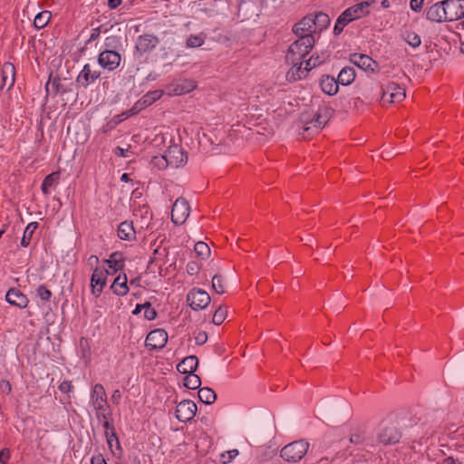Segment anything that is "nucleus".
Returning a JSON list of instances; mask_svg holds the SVG:
<instances>
[{
	"label": "nucleus",
	"mask_w": 464,
	"mask_h": 464,
	"mask_svg": "<svg viewBox=\"0 0 464 464\" xmlns=\"http://www.w3.org/2000/svg\"><path fill=\"white\" fill-rule=\"evenodd\" d=\"M97 419L99 421H102V427L104 428L105 431H111L115 430L113 425L112 413L111 411H109L106 415L100 414Z\"/></svg>",
	"instance_id": "58836bf2"
},
{
	"label": "nucleus",
	"mask_w": 464,
	"mask_h": 464,
	"mask_svg": "<svg viewBox=\"0 0 464 464\" xmlns=\"http://www.w3.org/2000/svg\"><path fill=\"white\" fill-rule=\"evenodd\" d=\"M198 396L200 401L207 405L214 403L217 400L216 392L208 387L200 388Z\"/></svg>",
	"instance_id": "7c9ffc66"
},
{
	"label": "nucleus",
	"mask_w": 464,
	"mask_h": 464,
	"mask_svg": "<svg viewBox=\"0 0 464 464\" xmlns=\"http://www.w3.org/2000/svg\"><path fill=\"white\" fill-rule=\"evenodd\" d=\"M15 81V67L12 63L5 62L2 66V83L0 86V90H4L6 87V90H10Z\"/></svg>",
	"instance_id": "412c9836"
},
{
	"label": "nucleus",
	"mask_w": 464,
	"mask_h": 464,
	"mask_svg": "<svg viewBox=\"0 0 464 464\" xmlns=\"http://www.w3.org/2000/svg\"><path fill=\"white\" fill-rule=\"evenodd\" d=\"M111 289L115 295L119 296L127 295L129 292L127 276L125 274L122 276L119 275L111 285Z\"/></svg>",
	"instance_id": "cd10ccee"
},
{
	"label": "nucleus",
	"mask_w": 464,
	"mask_h": 464,
	"mask_svg": "<svg viewBox=\"0 0 464 464\" xmlns=\"http://www.w3.org/2000/svg\"><path fill=\"white\" fill-rule=\"evenodd\" d=\"M79 344L82 349V357H87L88 355H90V346L88 339L82 337L79 341Z\"/></svg>",
	"instance_id": "09e8293b"
},
{
	"label": "nucleus",
	"mask_w": 464,
	"mask_h": 464,
	"mask_svg": "<svg viewBox=\"0 0 464 464\" xmlns=\"http://www.w3.org/2000/svg\"><path fill=\"white\" fill-rule=\"evenodd\" d=\"M59 179H60L59 172H52L51 174L47 175L44 179L42 186H41L42 192L44 195H48L50 192V188L53 187L55 183H57Z\"/></svg>",
	"instance_id": "2f4dec72"
},
{
	"label": "nucleus",
	"mask_w": 464,
	"mask_h": 464,
	"mask_svg": "<svg viewBox=\"0 0 464 464\" xmlns=\"http://www.w3.org/2000/svg\"><path fill=\"white\" fill-rule=\"evenodd\" d=\"M194 251L201 259H207L210 256V247L202 241L195 244Z\"/></svg>",
	"instance_id": "4c0bfd02"
},
{
	"label": "nucleus",
	"mask_w": 464,
	"mask_h": 464,
	"mask_svg": "<svg viewBox=\"0 0 464 464\" xmlns=\"http://www.w3.org/2000/svg\"><path fill=\"white\" fill-rule=\"evenodd\" d=\"M50 84H51V86L53 90V92L55 94H57V93L64 94L68 91L67 88L64 86V84L61 82V79L59 77H54L52 82H51V77L49 78V81L47 82V83L45 85V89L47 92H49Z\"/></svg>",
	"instance_id": "c9c22d12"
},
{
	"label": "nucleus",
	"mask_w": 464,
	"mask_h": 464,
	"mask_svg": "<svg viewBox=\"0 0 464 464\" xmlns=\"http://www.w3.org/2000/svg\"><path fill=\"white\" fill-rule=\"evenodd\" d=\"M122 3V0H108V6L110 9H115L120 6Z\"/></svg>",
	"instance_id": "e2e57ef3"
},
{
	"label": "nucleus",
	"mask_w": 464,
	"mask_h": 464,
	"mask_svg": "<svg viewBox=\"0 0 464 464\" xmlns=\"http://www.w3.org/2000/svg\"><path fill=\"white\" fill-rule=\"evenodd\" d=\"M187 302L193 310L204 309L210 303V296L206 291L194 288L187 295Z\"/></svg>",
	"instance_id": "f8f14e48"
},
{
	"label": "nucleus",
	"mask_w": 464,
	"mask_h": 464,
	"mask_svg": "<svg viewBox=\"0 0 464 464\" xmlns=\"http://www.w3.org/2000/svg\"><path fill=\"white\" fill-rule=\"evenodd\" d=\"M105 437H106V440H107V443L109 444L110 447H112V441L115 440L118 447H120V440H119V438L116 434V431L115 430H111V431H105Z\"/></svg>",
	"instance_id": "de8ad7c7"
},
{
	"label": "nucleus",
	"mask_w": 464,
	"mask_h": 464,
	"mask_svg": "<svg viewBox=\"0 0 464 464\" xmlns=\"http://www.w3.org/2000/svg\"><path fill=\"white\" fill-rule=\"evenodd\" d=\"M72 389V382L70 381H63L59 385V390L63 393H69Z\"/></svg>",
	"instance_id": "603ef678"
},
{
	"label": "nucleus",
	"mask_w": 464,
	"mask_h": 464,
	"mask_svg": "<svg viewBox=\"0 0 464 464\" xmlns=\"http://www.w3.org/2000/svg\"><path fill=\"white\" fill-rule=\"evenodd\" d=\"M168 343V333L164 329H155L150 331L146 338L145 346L150 350H160Z\"/></svg>",
	"instance_id": "1a4fd4ad"
},
{
	"label": "nucleus",
	"mask_w": 464,
	"mask_h": 464,
	"mask_svg": "<svg viewBox=\"0 0 464 464\" xmlns=\"http://www.w3.org/2000/svg\"><path fill=\"white\" fill-rule=\"evenodd\" d=\"M401 433L394 425L384 427L377 435L378 442L382 445H393L400 441Z\"/></svg>",
	"instance_id": "2eb2a0df"
},
{
	"label": "nucleus",
	"mask_w": 464,
	"mask_h": 464,
	"mask_svg": "<svg viewBox=\"0 0 464 464\" xmlns=\"http://www.w3.org/2000/svg\"><path fill=\"white\" fill-rule=\"evenodd\" d=\"M293 33L296 37L314 38L316 33L314 22L312 20V14H308L295 23L293 26Z\"/></svg>",
	"instance_id": "9b49d317"
},
{
	"label": "nucleus",
	"mask_w": 464,
	"mask_h": 464,
	"mask_svg": "<svg viewBox=\"0 0 464 464\" xmlns=\"http://www.w3.org/2000/svg\"><path fill=\"white\" fill-rule=\"evenodd\" d=\"M0 390L5 394H9L12 391L11 383L6 380H2L0 382Z\"/></svg>",
	"instance_id": "864d4df0"
},
{
	"label": "nucleus",
	"mask_w": 464,
	"mask_h": 464,
	"mask_svg": "<svg viewBox=\"0 0 464 464\" xmlns=\"http://www.w3.org/2000/svg\"><path fill=\"white\" fill-rule=\"evenodd\" d=\"M118 237L122 240L130 241L136 238V231L132 222L123 221L118 227Z\"/></svg>",
	"instance_id": "bb28decb"
},
{
	"label": "nucleus",
	"mask_w": 464,
	"mask_h": 464,
	"mask_svg": "<svg viewBox=\"0 0 464 464\" xmlns=\"http://www.w3.org/2000/svg\"><path fill=\"white\" fill-rule=\"evenodd\" d=\"M10 458L11 452L9 449L4 448L0 450V464H6Z\"/></svg>",
	"instance_id": "8fccbe9b"
},
{
	"label": "nucleus",
	"mask_w": 464,
	"mask_h": 464,
	"mask_svg": "<svg viewBox=\"0 0 464 464\" xmlns=\"http://www.w3.org/2000/svg\"><path fill=\"white\" fill-rule=\"evenodd\" d=\"M52 17V13L50 11L44 10L38 13L34 20V25L36 29L44 28L48 23L50 22Z\"/></svg>",
	"instance_id": "473e14b6"
},
{
	"label": "nucleus",
	"mask_w": 464,
	"mask_h": 464,
	"mask_svg": "<svg viewBox=\"0 0 464 464\" xmlns=\"http://www.w3.org/2000/svg\"><path fill=\"white\" fill-rule=\"evenodd\" d=\"M227 315V308L224 306H219L214 313L212 322L216 325H220L225 321Z\"/></svg>",
	"instance_id": "a19ab883"
},
{
	"label": "nucleus",
	"mask_w": 464,
	"mask_h": 464,
	"mask_svg": "<svg viewBox=\"0 0 464 464\" xmlns=\"http://www.w3.org/2000/svg\"><path fill=\"white\" fill-rule=\"evenodd\" d=\"M330 56V53L328 51L322 52L321 54L314 53L310 58L313 62V66H319L325 60H327Z\"/></svg>",
	"instance_id": "a18cd8bd"
},
{
	"label": "nucleus",
	"mask_w": 464,
	"mask_h": 464,
	"mask_svg": "<svg viewBox=\"0 0 464 464\" xmlns=\"http://www.w3.org/2000/svg\"><path fill=\"white\" fill-rule=\"evenodd\" d=\"M227 454H228V459H227V461H224V463L231 461L236 456H237L238 450H232L227 451Z\"/></svg>",
	"instance_id": "69168bd1"
},
{
	"label": "nucleus",
	"mask_w": 464,
	"mask_h": 464,
	"mask_svg": "<svg viewBox=\"0 0 464 464\" xmlns=\"http://www.w3.org/2000/svg\"><path fill=\"white\" fill-rule=\"evenodd\" d=\"M91 401L94 410L96 411V417L100 414L106 415V411L109 410L110 405L107 401V394L104 387L97 383L94 385L92 393H91Z\"/></svg>",
	"instance_id": "0eeeda50"
},
{
	"label": "nucleus",
	"mask_w": 464,
	"mask_h": 464,
	"mask_svg": "<svg viewBox=\"0 0 464 464\" xmlns=\"http://www.w3.org/2000/svg\"><path fill=\"white\" fill-rule=\"evenodd\" d=\"M160 43L159 38L154 34H144L137 38L135 49L140 54L152 51Z\"/></svg>",
	"instance_id": "f3484780"
},
{
	"label": "nucleus",
	"mask_w": 464,
	"mask_h": 464,
	"mask_svg": "<svg viewBox=\"0 0 464 464\" xmlns=\"http://www.w3.org/2000/svg\"><path fill=\"white\" fill-rule=\"evenodd\" d=\"M92 464H107L102 455L93 456L91 459Z\"/></svg>",
	"instance_id": "bf43d9fd"
},
{
	"label": "nucleus",
	"mask_w": 464,
	"mask_h": 464,
	"mask_svg": "<svg viewBox=\"0 0 464 464\" xmlns=\"http://www.w3.org/2000/svg\"><path fill=\"white\" fill-rule=\"evenodd\" d=\"M111 274L108 270L105 272L98 266L92 272L91 276V292L95 297H99L106 285L107 275Z\"/></svg>",
	"instance_id": "4468645a"
},
{
	"label": "nucleus",
	"mask_w": 464,
	"mask_h": 464,
	"mask_svg": "<svg viewBox=\"0 0 464 464\" xmlns=\"http://www.w3.org/2000/svg\"><path fill=\"white\" fill-rule=\"evenodd\" d=\"M405 96V89L394 82H388L382 86L381 102L382 105L400 102L404 100Z\"/></svg>",
	"instance_id": "423d86ee"
},
{
	"label": "nucleus",
	"mask_w": 464,
	"mask_h": 464,
	"mask_svg": "<svg viewBox=\"0 0 464 464\" xmlns=\"http://www.w3.org/2000/svg\"><path fill=\"white\" fill-rule=\"evenodd\" d=\"M153 142L157 143V145L160 144V143H164L165 142V137L162 134L156 135V137L153 140Z\"/></svg>",
	"instance_id": "774afa93"
},
{
	"label": "nucleus",
	"mask_w": 464,
	"mask_h": 464,
	"mask_svg": "<svg viewBox=\"0 0 464 464\" xmlns=\"http://www.w3.org/2000/svg\"><path fill=\"white\" fill-rule=\"evenodd\" d=\"M156 317L157 312L153 307L144 311V318L147 319L148 321H152Z\"/></svg>",
	"instance_id": "4d7b16f0"
},
{
	"label": "nucleus",
	"mask_w": 464,
	"mask_h": 464,
	"mask_svg": "<svg viewBox=\"0 0 464 464\" xmlns=\"http://www.w3.org/2000/svg\"><path fill=\"white\" fill-rule=\"evenodd\" d=\"M312 20L314 22L315 30L319 29L321 31L330 24V18L324 13H318L315 15L312 14Z\"/></svg>",
	"instance_id": "e433bc0d"
},
{
	"label": "nucleus",
	"mask_w": 464,
	"mask_h": 464,
	"mask_svg": "<svg viewBox=\"0 0 464 464\" xmlns=\"http://www.w3.org/2000/svg\"><path fill=\"white\" fill-rule=\"evenodd\" d=\"M115 40H116L115 36L107 37L106 41H105L106 47H112Z\"/></svg>",
	"instance_id": "338daca9"
},
{
	"label": "nucleus",
	"mask_w": 464,
	"mask_h": 464,
	"mask_svg": "<svg viewBox=\"0 0 464 464\" xmlns=\"http://www.w3.org/2000/svg\"><path fill=\"white\" fill-rule=\"evenodd\" d=\"M426 17L432 22L441 23L447 21L446 7L441 2L432 5L427 9Z\"/></svg>",
	"instance_id": "5701e85b"
},
{
	"label": "nucleus",
	"mask_w": 464,
	"mask_h": 464,
	"mask_svg": "<svg viewBox=\"0 0 464 464\" xmlns=\"http://www.w3.org/2000/svg\"><path fill=\"white\" fill-rule=\"evenodd\" d=\"M101 76L99 71L92 70L90 64H85L76 78V82L86 89Z\"/></svg>",
	"instance_id": "a211bd4d"
},
{
	"label": "nucleus",
	"mask_w": 464,
	"mask_h": 464,
	"mask_svg": "<svg viewBox=\"0 0 464 464\" xmlns=\"http://www.w3.org/2000/svg\"><path fill=\"white\" fill-rule=\"evenodd\" d=\"M320 87L325 94L333 96L338 92L339 82L334 77L324 74L320 79Z\"/></svg>",
	"instance_id": "b1692460"
},
{
	"label": "nucleus",
	"mask_w": 464,
	"mask_h": 464,
	"mask_svg": "<svg viewBox=\"0 0 464 464\" xmlns=\"http://www.w3.org/2000/svg\"><path fill=\"white\" fill-rule=\"evenodd\" d=\"M190 208L184 198L176 199L171 209V220L175 225H182L189 216Z\"/></svg>",
	"instance_id": "6e6552de"
},
{
	"label": "nucleus",
	"mask_w": 464,
	"mask_h": 464,
	"mask_svg": "<svg viewBox=\"0 0 464 464\" xmlns=\"http://www.w3.org/2000/svg\"><path fill=\"white\" fill-rule=\"evenodd\" d=\"M212 289L218 295H223L225 293L223 278L220 275H215L212 277Z\"/></svg>",
	"instance_id": "79ce46f5"
},
{
	"label": "nucleus",
	"mask_w": 464,
	"mask_h": 464,
	"mask_svg": "<svg viewBox=\"0 0 464 464\" xmlns=\"http://www.w3.org/2000/svg\"><path fill=\"white\" fill-rule=\"evenodd\" d=\"M183 384L186 388L190 390H196L201 385V379L198 375L193 373H188L183 380Z\"/></svg>",
	"instance_id": "f704fd0d"
},
{
	"label": "nucleus",
	"mask_w": 464,
	"mask_h": 464,
	"mask_svg": "<svg viewBox=\"0 0 464 464\" xmlns=\"http://www.w3.org/2000/svg\"><path fill=\"white\" fill-rule=\"evenodd\" d=\"M354 79L355 70L353 67L343 68L336 78L337 82L343 86L351 84Z\"/></svg>",
	"instance_id": "c85d7f7f"
},
{
	"label": "nucleus",
	"mask_w": 464,
	"mask_h": 464,
	"mask_svg": "<svg viewBox=\"0 0 464 464\" xmlns=\"http://www.w3.org/2000/svg\"><path fill=\"white\" fill-rule=\"evenodd\" d=\"M309 443L305 440H295L285 445L280 452V456L287 462H299L307 453Z\"/></svg>",
	"instance_id": "39448f33"
},
{
	"label": "nucleus",
	"mask_w": 464,
	"mask_h": 464,
	"mask_svg": "<svg viewBox=\"0 0 464 464\" xmlns=\"http://www.w3.org/2000/svg\"><path fill=\"white\" fill-rule=\"evenodd\" d=\"M37 227H38L37 222H31L27 225V227L24 229V236L21 239L22 246L26 247L30 245L32 236Z\"/></svg>",
	"instance_id": "72a5a7b5"
},
{
	"label": "nucleus",
	"mask_w": 464,
	"mask_h": 464,
	"mask_svg": "<svg viewBox=\"0 0 464 464\" xmlns=\"http://www.w3.org/2000/svg\"><path fill=\"white\" fill-rule=\"evenodd\" d=\"M124 256L121 252H113L109 259H105L103 262L106 263L110 269L112 271L111 274H114L119 270H122L124 267Z\"/></svg>",
	"instance_id": "a878e982"
},
{
	"label": "nucleus",
	"mask_w": 464,
	"mask_h": 464,
	"mask_svg": "<svg viewBox=\"0 0 464 464\" xmlns=\"http://www.w3.org/2000/svg\"><path fill=\"white\" fill-rule=\"evenodd\" d=\"M127 151L126 150L121 148V147H116L115 150H114V153L115 155L119 156V157H128V154H127Z\"/></svg>",
	"instance_id": "0e129e2a"
},
{
	"label": "nucleus",
	"mask_w": 464,
	"mask_h": 464,
	"mask_svg": "<svg viewBox=\"0 0 464 464\" xmlns=\"http://www.w3.org/2000/svg\"><path fill=\"white\" fill-rule=\"evenodd\" d=\"M5 301L11 305L19 308H25L29 303L27 296L16 288H11L7 291Z\"/></svg>",
	"instance_id": "4be33fe9"
},
{
	"label": "nucleus",
	"mask_w": 464,
	"mask_h": 464,
	"mask_svg": "<svg viewBox=\"0 0 464 464\" xmlns=\"http://www.w3.org/2000/svg\"><path fill=\"white\" fill-rule=\"evenodd\" d=\"M200 270V265L195 261H190L187 264L186 271L188 275H198Z\"/></svg>",
	"instance_id": "49530a36"
},
{
	"label": "nucleus",
	"mask_w": 464,
	"mask_h": 464,
	"mask_svg": "<svg viewBox=\"0 0 464 464\" xmlns=\"http://www.w3.org/2000/svg\"><path fill=\"white\" fill-rule=\"evenodd\" d=\"M370 3L367 1L356 4L346 10H344L338 17L334 27V34L339 35L343 31V28L352 21L360 18L362 15L368 14Z\"/></svg>",
	"instance_id": "20e7f679"
},
{
	"label": "nucleus",
	"mask_w": 464,
	"mask_h": 464,
	"mask_svg": "<svg viewBox=\"0 0 464 464\" xmlns=\"http://www.w3.org/2000/svg\"><path fill=\"white\" fill-rule=\"evenodd\" d=\"M350 442L353 444H360L362 442V438L360 434H353L350 438Z\"/></svg>",
	"instance_id": "680f3d73"
},
{
	"label": "nucleus",
	"mask_w": 464,
	"mask_h": 464,
	"mask_svg": "<svg viewBox=\"0 0 464 464\" xmlns=\"http://www.w3.org/2000/svg\"><path fill=\"white\" fill-rule=\"evenodd\" d=\"M100 34H101V27H96V28L92 29V32L89 41L90 42L95 41L100 36Z\"/></svg>",
	"instance_id": "052dcab7"
},
{
	"label": "nucleus",
	"mask_w": 464,
	"mask_h": 464,
	"mask_svg": "<svg viewBox=\"0 0 464 464\" xmlns=\"http://www.w3.org/2000/svg\"><path fill=\"white\" fill-rule=\"evenodd\" d=\"M447 21H456L464 17V0H444Z\"/></svg>",
	"instance_id": "dca6fc26"
},
{
	"label": "nucleus",
	"mask_w": 464,
	"mask_h": 464,
	"mask_svg": "<svg viewBox=\"0 0 464 464\" xmlns=\"http://www.w3.org/2000/svg\"><path fill=\"white\" fill-rule=\"evenodd\" d=\"M305 66L303 67V60L300 61V63L294 67V65L290 68V70L286 73V77L289 81H297L305 78L308 72L316 66H313L312 59L309 58L305 62Z\"/></svg>",
	"instance_id": "6ab92c4d"
},
{
	"label": "nucleus",
	"mask_w": 464,
	"mask_h": 464,
	"mask_svg": "<svg viewBox=\"0 0 464 464\" xmlns=\"http://www.w3.org/2000/svg\"><path fill=\"white\" fill-rule=\"evenodd\" d=\"M162 95L163 92L161 90L149 92L141 97V99L138 102L137 104H140L141 107H148L156 101L160 100L162 97Z\"/></svg>",
	"instance_id": "c756f323"
},
{
	"label": "nucleus",
	"mask_w": 464,
	"mask_h": 464,
	"mask_svg": "<svg viewBox=\"0 0 464 464\" xmlns=\"http://www.w3.org/2000/svg\"><path fill=\"white\" fill-rule=\"evenodd\" d=\"M195 341H196V343L198 345H202V344L206 343L207 341H208V334H207V333L204 332V331L198 332L195 335Z\"/></svg>",
	"instance_id": "3c124183"
},
{
	"label": "nucleus",
	"mask_w": 464,
	"mask_h": 464,
	"mask_svg": "<svg viewBox=\"0 0 464 464\" xmlns=\"http://www.w3.org/2000/svg\"><path fill=\"white\" fill-rule=\"evenodd\" d=\"M350 61L359 68L374 72L378 68V63L373 59L366 54L353 53L351 54Z\"/></svg>",
	"instance_id": "aec40b11"
},
{
	"label": "nucleus",
	"mask_w": 464,
	"mask_h": 464,
	"mask_svg": "<svg viewBox=\"0 0 464 464\" xmlns=\"http://www.w3.org/2000/svg\"><path fill=\"white\" fill-rule=\"evenodd\" d=\"M404 39L413 48L419 47L421 44L420 37L413 32H407Z\"/></svg>",
	"instance_id": "37998d69"
},
{
	"label": "nucleus",
	"mask_w": 464,
	"mask_h": 464,
	"mask_svg": "<svg viewBox=\"0 0 464 464\" xmlns=\"http://www.w3.org/2000/svg\"><path fill=\"white\" fill-rule=\"evenodd\" d=\"M205 43V37L203 34L195 35L191 34L187 40L186 45L188 48H196L203 45Z\"/></svg>",
	"instance_id": "ea45409f"
},
{
	"label": "nucleus",
	"mask_w": 464,
	"mask_h": 464,
	"mask_svg": "<svg viewBox=\"0 0 464 464\" xmlns=\"http://www.w3.org/2000/svg\"><path fill=\"white\" fill-rule=\"evenodd\" d=\"M186 83V87L181 89V92H188L196 88V83L194 81L188 80L184 82Z\"/></svg>",
	"instance_id": "13d9d810"
},
{
	"label": "nucleus",
	"mask_w": 464,
	"mask_h": 464,
	"mask_svg": "<svg viewBox=\"0 0 464 464\" xmlns=\"http://www.w3.org/2000/svg\"><path fill=\"white\" fill-rule=\"evenodd\" d=\"M188 160L187 153L178 146H169L164 155L154 156L151 159V164L159 169H165L169 165L176 168L185 164Z\"/></svg>",
	"instance_id": "7ed1b4c3"
},
{
	"label": "nucleus",
	"mask_w": 464,
	"mask_h": 464,
	"mask_svg": "<svg viewBox=\"0 0 464 464\" xmlns=\"http://www.w3.org/2000/svg\"><path fill=\"white\" fill-rule=\"evenodd\" d=\"M198 365V359L195 355L184 358L178 365L177 370L182 374L193 373Z\"/></svg>",
	"instance_id": "393cba45"
},
{
	"label": "nucleus",
	"mask_w": 464,
	"mask_h": 464,
	"mask_svg": "<svg viewBox=\"0 0 464 464\" xmlns=\"http://www.w3.org/2000/svg\"><path fill=\"white\" fill-rule=\"evenodd\" d=\"M121 62V54L113 50L105 49L98 56V63L110 72L117 69Z\"/></svg>",
	"instance_id": "9d476101"
},
{
	"label": "nucleus",
	"mask_w": 464,
	"mask_h": 464,
	"mask_svg": "<svg viewBox=\"0 0 464 464\" xmlns=\"http://www.w3.org/2000/svg\"><path fill=\"white\" fill-rule=\"evenodd\" d=\"M36 295L41 300L44 302L50 301L52 297L51 290H49L44 285H41L37 287Z\"/></svg>",
	"instance_id": "c03bdc74"
},
{
	"label": "nucleus",
	"mask_w": 464,
	"mask_h": 464,
	"mask_svg": "<svg viewBox=\"0 0 464 464\" xmlns=\"http://www.w3.org/2000/svg\"><path fill=\"white\" fill-rule=\"evenodd\" d=\"M424 0H411L410 5L412 11L420 12L422 9Z\"/></svg>",
	"instance_id": "5fc2aeb1"
},
{
	"label": "nucleus",
	"mask_w": 464,
	"mask_h": 464,
	"mask_svg": "<svg viewBox=\"0 0 464 464\" xmlns=\"http://www.w3.org/2000/svg\"><path fill=\"white\" fill-rule=\"evenodd\" d=\"M333 110L329 107L320 109L312 119L305 114H302L301 121L304 122L303 131L300 135L303 139H310L311 136L319 133V131L325 126L326 122L332 116Z\"/></svg>",
	"instance_id": "f257e3e1"
},
{
	"label": "nucleus",
	"mask_w": 464,
	"mask_h": 464,
	"mask_svg": "<svg viewBox=\"0 0 464 464\" xmlns=\"http://www.w3.org/2000/svg\"><path fill=\"white\" fill-rule=\"evenodd\" d=\"M196 412V403L190 400H183L177 405L175 415L179 421L187 422L195 417Z\"/></svg>",
	"instance_id": "ddd939ff"
},
{
	"label": "nucleus",
	"mask_w": 464,
	"mask_h": 464,
	"mask_svg": "<svg viewBox=\"0 0 464 464\" xmlns=\"http://www.w3.org/2000/svg\"><path fill=\"white\" fill-rule=\"evenodd\" d=\"M315 44L314 38L300 37L292 43L285 54V62L296 66L306 55L309 54Z\"/></svg>",
	"instance_id": "f03ea898"
},
{
	"label": "nucleus",
	"mask_w": 464,
	"mask_h": 464,
	"mask_svg": "<svg viewBox=\"0 0 464 464\" xmlns=\"http://www.w3.org/2000/svg\"><path fill=\"white\" fill-rule=\"evenodd\" d=\"M159 261H160V258H158L157 256H151L150 258V261H149V264H148V269L152 271V272H155L154 268H153L154 265L158 266V268L160 269L162 264L160 263V265H158Z\"/></svg>",
	"instance_id": "6e6d98bb"
}]
</instances>
